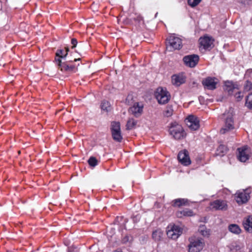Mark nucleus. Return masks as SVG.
Segmentation results:
<instances>
[{
	"instance_id": "c9c22d12",
	"label": "nucleus",
	"mask_w": 252,
	"mask_h": 252,
	"mask_svg": "<svg viewBox=\"0 0 252 252\" xmlns=\"http://www.w3.org/2000/svg\"><path fill=\"white\" fill-rule=\"evenodd\" d=\"M233 127H225L224 128H222L220 130V133L221 134H225L232 129Z\"/></svg>"
},
{
	"instance_id": "72a5a7b5",
	"label": "nucleus",
	"mask_w": 252,
	"mask_h": 252,
	"mask_svg": "<svg viewBox=\"0 0 252 252\" xmlns=\"http://www.w3.org/2000/svg\"><path fill=\"white\" fill-rule=\"evenodd\" d=\"M201 0H188V3L192 7H194L198 5Z\"/></svg>"
},
{
	"instance_id": "412c9836",
	"label": "nucleus",
	"mask_w": 252,
	"mask_h": 252,
	"mask_svg": "<svg viewBox=\"0 0 252 252\" xmlns=\"http://www.w3.org/2000/svg\"><path fill=\"white\" fill-rule=\"evenodd\" d=\"M245 229L250 233L252 232V216H249L246 219L243 223Z\"/></svg>"
},
{
	"instance_id": "bb28decb",
	"label": "nucleus",
	"mask_w": 252,
	"mask_h": 252,
	"mask_svg": "<svg viewBox=\"0 0 252 252\" xmlns=\"http://www.w3.org/2000/svg\"><path fill=\"white\" fill-rule=\"evenodd\" d=\"M198 231L202 235L205 237H208L210 234V230L207 229L205 225L200 226Z\"/></svg>"
},
{
	"instance_id": "58836bf2",
	"label": "nucleus",
	"mask_w": 252,
	"mask_h": 252,
	"mask_svg": "<svg viewBox=\"0 0 252 252\" xmlns=\"http://www.w3.org/2000/svg\"><path fill=\"white\" fill-rule=\"evenodd\" d=\"M71 44H72V48L75 47L77 44V41L75 38H72L71 39Z\"/></svg>"
},
{
	"instance_id": "6ab92c4d",
	"label": "nucleus",
	"mask_w": 252,
	"mask_h": 252,
	"mask_svg": "<svg viewBox=\"0 0 252 252\" xmlns=\"http://www.w3.org/2000/svg\"><path fill=\"white\" fill-rule=\"evenodd\" d=\"M189 200L185 198H178L172 201V206L174 207H180L182 206H189Z\"/></svg>"
},
{
	"instance_id": "9b49d317",
	"label": "nucleus",
	"mask_w": 252,
	"mask_h": 252,
	"mask_svg": "<svg viewBox=\"0 0 252 252\" xmlns=\"http://www.w3.org/2000/svg\"><path fill=\"white\" fill-rule=\"evenodd\" d=\"M179 161L185 166L189 165L191 163V160L189 157V152L184 150L180 151L178 155Z\"/></svg>"
},
{
	"instance_id": "7c9ffc66",
	"label": "nucleus",
	"mask_w": 252,
	"mask_h": 252,
	"mask_svg": "<svg viewBox=\"0 0 252 252\" xmlns=\"http://www.w3.org/2000/svg\"><path fill=\"white\" fill-rule=\"evenodd\" d=\"M88 163L90 166L94 167L97 165V161L95 158L92 157L89 159Z\"/></svg>"
},
{
	"instance_id": "f03ea898",
	"label": "nucleus",
	"mask_w": 252,
	"mask_h": 252,
	"mask_svg": "<svg viewBox=\"0 0 252 252\" xmlns=\"http://www.w3.org/2000/svg\"><path fill=\"white\" fill-rule=\"evenodd\" d=\"M155 97L158 102L161 104L167 103L170 99V94L166 88L159 87L155 93Z\"/></svg>"
},
{
	"instance_id": "c756f323",
	"label": "nucleus",
	"mask_w": 252,
	"mask_h": 252,
	"mask_svg": "<svg viewBox=\"0 0 252 252\" xmlns=\"http://www.w3.org/2000/svg\"><path fill=\"white\" fill-rule=\"evenodd\" d=\"M252 89V83L247 80L244 86V90L245 92H248Z\"/></svg>"
},
{
	"instance_id": "20e7f679",
	"label": "nucleus",
	"mask_w": 252,
	"mask_h": 252,
	"mask_svg": "<svg viewBox=\"0 0 252 252\" xmlns=\"http://www.w3.org/2000/svg\"><path fill=\"white\" fill-rule=\"evenodd\" d=\"M204 246V242L202 239L191 238L189 246V252H199L203 249Z\"/></svg>"
},
{
	"instance_id": "9d476101",
	"label": "nucleus",
	"mask_w": 252,
	"mask_h": 252,
	"mask_svg": "<svg viewBox=\"0 0 252 252\" xmlns=\"http://www.w3.org/2000/svg\"><path fill=\"white\" fill-rule=\"evenodd\" d=\"M202 83L205 89L212 90L216 88L218 79L215 77H208L204 79Z\"/></svg>"
},
{
	"instance_id": "4468645a",
	"label": "nucleus",
	"mask_w": 252,
	"mask_h": 252,
	"mask_svg": "<svg viewBox=\"0 0 252 252\" xmlns=\"http://www.w3.org/2000/svg\"><path fill=\"white\" fill-rule=\"evenodd\" d=\"M199 41L201 47L205 49H207L212 47L214 40L211 37L204 36L200 37Z\"/></svg>"
},
{
	"instance_id": "f8f14e48",
	"label": "nucleus",
	"mask_w": 252,
	"mask_h": 252,
	"mask_svg": "<svg viewBox=\"0 0 252 252\" xmlns=\"http://www.w3.org/2000/svg\"><path fill=\"white\" fill-rule=\"evenodd\" d=\"M183 61L185 64L189 67H193L199 61V57L196 55H190L185 56Z\"/></svg>"
},
{
	"instance_id": "5701e85b",
	"label": "nucleus",
	"mask_w": 252,
	"mask_h": 252,
	"mask_svg": "<svg viewBox=\"0 0 252 252\" xmlns=\"http://www.w3.org/2000/svg\"><path fill=\"white\" fill-rule=\"evenodd\" d=\"M68 51L69 48L68 47L65 48L64 49L58 50L56 52V56L59 57L58 59L65 61V58L67 55Z\"/></svg>"
},
{
	"instance_id": "4c0bfd02",
	"label": "nucleus",
	"mask_w": 252,
	"mask_h": 252,
	"mask_svg": "<svg viewBox=\"0 0 252 252\" xmlns=\"http://www.w3.org/2000/svg\"><path fill=\"white\" fill-rule=\"evenodd\" d=\"M131 238L130 236H126L122 239V242L124 243H126L130 241V239Z\"/></svg>"
},
{
	"instance_id": "37998d69",
	"label": "nucleus",
	"mask_w": 252,
	"mask_h": 252,
	"mask_svg": "<svg viewBox=\"0 0 252 252\" xmlns=\"http://www.w3.org/2000/svg\"><path fill=\"white\" fill-rule=\"evenodd\" d=\"M137 20L139 22H140L141 21H143V18L142 17H141L140 16H139L137 17Z\"/></svg>"
},
{
	"instance_id": "a19ab883",
	"label": "nucleus",
	"mask_w": 252,
	"mask_h": 252,
	"mask_svg": "<svg viewBox=\"0 0 252 252\" xmlns=\"http://www.w3.org/2000/svg\"><path fill=\"white\" fill-rule=\"evenodd\" d=\"M120 123L119 122H112L111 123V126H120Z\"/></svg>"
},
{
	"instance_id": "b1692460",
	"label": "nucleus",
	"mask_w": 252,
	"mask_h": 252,
	"mask_svg": "<svg viewBox=\"0 0 252 252\" xmlns=\"http://www.w3.org/2000/svg\"><path fill=\"white\" fill-rule=\"evenodd\" d=\"M227 148L224 145L220 144L217 149L216 155L219 156H223L227 152Z\"/></svg>"
},
{
	"instance_id": "cd10ccee",
	"label": "nucleus",
	"mask_w": 252,
	"mask_h": 252,
	"mask_svg": "<svg viewBox=\"0 0 252 252\" xmlns=\"http://www.w3.org/2000/svg\"><path fill=\"white\" fill-rule=\"evenodd\" d=\"M229 230L233 233L239 234L241 232V229L239 226L235 224H232L229 225Z\"/></svg>"
},
{
	"instance_id": "1a4fd4ad",
	"label": "nucleus",
	"mask_w": 252,
	"mask_h": 252,
	"mask_svg": "<svg viewBox=\"0 0 252 252\" xmlns=\"http://www.w3.org/2000/svg\"><path fill=\"white\" fill-rule=\"evenodd\" d=\"M238 159L242 162L246 161L250 157V150L247 146H245L237 149Z\"/></svg>"
},
{
	"instance_id": "7ed1b4c3",
	"label": "nucleus",
	"mask_w": 252,
	"mask_h": 252,
	"mask_svg": "<svg viewBox=\"0 0 252 252\" xmlns=\"http://www.w3.org/2000/svg\"><path fill=\"white\" fill-rule=\"evenodd\" d=\"M251 190L250 189L238 190L235 194V199L237 203L239 204L246 203L250 198V194Z\"/></svg>"
},
{
	"instance_id": "c85d7f7f",
	"label": "nucleus",
	"mask_w": 252,
	"mask_h": 252,
	"mask_svg": "<svg viewBox=\"0 0 252 252\" xmlns=\"http://www.w3.org/2000/svg\"><path fill=\"white\" fill-rule=\"evenodd\" d=\"M246 106L250 109H252V93L247 97Z\"/></svg>"
},
{
	"instance_id": "6e6552de",
	"label": "nucleus",
	"mask_w": 252,
	"mask_h": 252,
	"mask_svg": "<svg viewBox=\"0 0 252 252\" xmlns=\"http://www.w3.org/2000/svg\"><path fill=\"white\" fill-rule=\"evenodd\" d=\"M168 48L170 50H179L182 47V40L179 37L176 36L175 34L171 35L168 38Z\"/></svg>"
},
{
	"instance_id": "f257e3e1",
	"label": "nucleus",
	"mask_w": 252,
	"mask_h": 252,
	"mask_svg": "<svg viewBox=\"0 0 252 252\" xmlns=\"http://www.w3.org/2000/svg\"><path fill=\"white\" fill-rule=\"evenodd\" d=\"M80 58L74 59L72 61L71 60L67 61H63L60 59H56V61L58 63L59 68L62 71L66 72H70L73 71L75 69V65L73 64L74 62L80 61Z\"/></svg>"
},
{
	"instance_id": "473e14b6",
	"label": "nucleus",
	"mask_w": 252,
	"mask_h": 252,
	"mask_svg": "<svg viewBox=\"0 0 252 252\" xmlns=\"http://www.w3.org/2000/svg\"><path fill=\"white\" fill-rule=\"evenodd\" d=\"M245 79L247 80L252 79V69H249L247 70L245 75Z\"/></svg>"
},
{
	"instance_id": "a878e982",
	"label": "nucleus",
	"mask_w": 252,
	"mask_h": 252,
	"mask_svg": "<svg viewBox=\"0 0 252 252\" xmlns=\"http://www.w3.org/2000/svg\"><path fill=\"white\" fill-rule=\"evenodd\" d=\"M100 107L102 111L106 112H109L111 110V106L109 102L106 100H103L102 101L100 105Z\"/></svg>"
},
{
	"instance_id": "4be33fe9",
	"label": "nucleus",
	"mask_w": 252,
	"mask_h": 252,
	"mask_svg": "<svg viewBox=\"0 0 252 252\" xmlns=\"http://www.w3.org/2000/svg\"><path fill=\"white\" fill-rule=\"evenodd\" d=\"M194 215L193 212L189 209H186L182 211H178L176 212V216L178 218H182L183 217H191Z\"/></svg>"
},
{
	"instance_id": "e433bc0d",
	"label": "nucleus",
	"mask_w": 252,
	"mask_h": 252,
	"mask_svg": "<svg viewBox=\"0 0 252 252\" xmlns=\"http://www.w3.org/2000/svg\"><path fill=\"white\" fill-rule=\"evenodd\" d=\"M117 219L118 220L120 219L121 220H123L124 222L123 223L122 228L126 229V222H127L126 220L124 219V217H121L118 218Z\"/></svg>"
},
{
	"instance_id": "dca6fc26",
	"label": "nucleus",
	"mask_w": 252,
	"mask_h": 252,
	"mask_svg": "<svg viewBox=\"0 0 252 252\" xmlns=\"http://www.w3.org/2000/svg\"><path fill=\"white\" fill-rule=\"evenodd\" d=\"M224 90L229 94H232L236 91H238V85L231 81H226L224 83Z\"/></svg>"
},
{
	"instance_id": "79ce46f5",
	"label": "nucleus",
	"mask_w": 252,
	"mask_h": 252,
	"mask_svg": "<svg viewBox=\"0 0 252 252\" xmlns=\"http://www.w3.org/2000/svg\"><path fill=\"white\" fill-rule=\"evenodd\" d=\"M199 127H194V126H192V127H189V128H190V130L191 131H195V130H198V128Z\"/></svg>"
},
{
	"instance_id": "2f4dec72",
	"label": "nucleus",
	"mask_w": 252,
	"mask_h": 252,
	"mask_svg": "<svg viewBox=\"0 0 252 252\" xmlns=\"http://www.w3.org/2000/svg\"><path fill=\"white\" fill-rule=\"evenodd\" d=\"M234 93H235V97L237 101H240L242 99L243 97V94L242 92L236 91Z\"/></svg>"
},
{
	"instance_id": "393cba45",
	"label": "nucleus",
	"mask_w": 252,
	"mask_h": 252,
	"mask_svg": "<svg viewBox=\"0 0 252 252\" xmlns=\"http://www.w3.org/2000/svg\"><path fill=\"white\" fill-rule=\"evenodd\" d=\"M163 232L160 229H157L152 233L153 238L156 241H160L162 237Z\"/></svg>"
},
{
	"instance_id": "423d86ee",
	"label": "nucleus",
	"mask_w": 252,
	"mask_h": 252,
	"mask_svg": "<svg viewBox=\"0 0 252 252\" xmlns=\"http://www.w3.org/2000/svg\"><path fill=\"white\" fill-rule=\"evenodd\" d=\"M210 210L215 211H226L227 209L228 205L225 200L217 199L210 203Z\"/></svg>"
},
{
	"instance_id": "ddd939ff",
	"label": "nucleus",
	"mask_w": 252,
	"mask_h": 252,
	"mask_svg": "<svg viewBox=\"0 0 252 252\" xmlns=\"http://www.w3.org/2000/svg\"><path fill=\"white\" fill-rule=\"evenodd\" d=\"M111 133L113 139L117 142H121L123 139L120 127H111Z\"/></svg>"
},
{
	"instance_id": "2eb2a0df",
	"label": "nucleus",
	"mask_w": 252,
	"mask_h": 252,
	"mask_svg": "<svg viewBox=\"0 0 252 252\" xmlns=\"http://www.w3.org/2000/svg\"><path fill=\"white\" fill-rule=\"evenodd\" d=\"M185 121L187 126H199L203 125L197 117L192 115L189 116Z\"/></svg>"
},
{
	"instance_id": "f704fd0d",
	"label": "nucleus",
	"mask_w": 252,
	"mask_h": 252,
	"mask_svg": "<svg viewBox=\"0 0 252 252\" xmlns=\"http://www.w3.org/2000/svg\"><path fill=\"white\" fill-rule=\"evenodd\" d=\"M137 125V121L133 119H129L127 122L126 126H135Z\"/></svg>"
},
{
	"instance_id": "ea45409f",
	"label": "nucleus",
	"mask_w": 252,
	"mask_h": 252,
	"mask_svg": "<svg viewBox=\"0 0 252 252\" xmlns=\"http://www.w3.org/2000/svg\"><path fill=\"white\" fill-rule=\"evenodd\" d=\"M240 2L245 5L249 4L250 0H240Z\"/></svg>"
},
{
	"instance_id": "a211bd4d",
	"label": "nucleus",
	"mask_w": 252,
	"mask_h": 252,
	"mask_svg": "<svg viewBox=\"0 0 252 252\" xmlns=\"http://www.w3.org/2000/svg\"><path fill=\"white\" fill-rule=\"evenodd\" d=\"M221 119L225 123L226 126H231L234 125V122L232 112H228L224 113L223 114Z\"/></svg>"
},
{
	"instance_id": "aec40b11",
	"label": "nucleus",
	"mask_w": 252,
	"mask_h": 252,
	"mask_svg": "<svg viewBox=\"0 0 252 252\" xmlns=\"http://www.w3.org/2000/svg\"><path fill=\"white\" fill-rule=\"evenodd\" d=\"M143 105L140 104L139 103H136L130 107V112L135 116H139L140 115L143 111Z\"/></svg>"
},
{
	"instance_id": "0eeeda50",
	"label": "nucleus",
	"mask_w": 252,
	"mask_h": 252,
	"mask_svg": "<svg viewBox=\"0 0 252 252\" xmlns=\"http://www.w3.org/2000/svg\"><path fill=\"white\" fill-rule=\"evenodd\" d=\"M168 130L173 137L177 140L184 138L186 136L183 127H169Z\"/></svg>"
},
{
	"instance_id": "39448f33",
	"label": "nucleus",
	"mask_w": 252,
	"mask_h": 252,
	"mask_svg": "<svg viewBox=\"0 0 252 252\" xmlns=\"http://www.w3.org/2000/svg\"><path fill=\"white\" fill-rule=\"evenodd\" d=\"M167 235L173 240L177 239L182 233V228L175 224L169 225L167 227Z\"/></svg>"
},
{
	"instance_id": "c03bdc74",
	"label": "nucleus",
	"mask_w": 252,
	"mask_h": 252,
	"mask_svg": "<svg viewBox=\"0 0 252 252\" xmlns=\"http://www.w3.org/2000/svg\"><path fill=\"white\" fill-rule=\"evenodd\" d=\"M132 127H129V126H128V127H127L126 129H127V130H129L131 129V128H132Z\"/></svg>"
},
{
	"instance_id": "f3484780",
	"label": "nucleus",
	"mask_w": 252,
	"mask_h": 252,
	"mask_svg": "<svg viewBox=\"0 0 252 252\" xmlns=\"http://www.w3.org/2000/svg\"><path fill=\"white\" fill-rule=\"evenodd\" d=\"M186 81V77L183 74L173 75L172 76V82L174 85L179 86Z\"/></svg>"
}]
</instances>
